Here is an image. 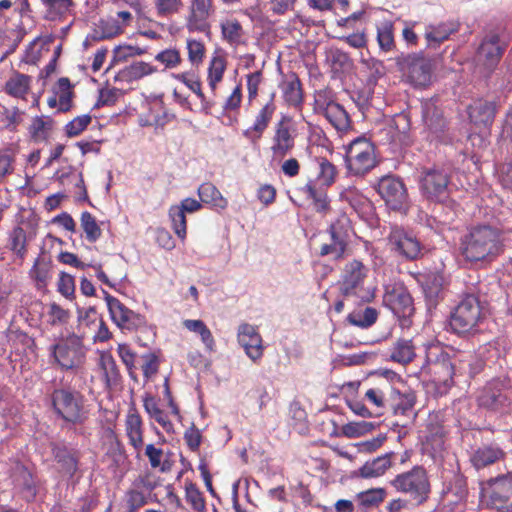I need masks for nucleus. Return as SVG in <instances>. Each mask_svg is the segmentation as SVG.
<instances>
[{
  "instance_id": "obj_48",
  "label": "nucleus",
  "mask_w": 512,
  "mask_h": 512,
  "mask_svg": "<svg viewBox=\"0 0 512 512\" xmlns=\"http://www.w3.org/2000/svg\"><path fill=\"white\" fill-rule=\"evenodd\" d=\"M155 69L148 63L137 61L127 66L122 71V76L127 80H137L153 73Z\"/></svg>"
},
{
  "instance_id": "obj_39",
  "label": "nucleus",
  "mask_w": 512,
  "mask_h": 512,
  "mask_svg": "<svg viewBox=\"0 0 512 512\" xmlns=\"http://www.w3.org/2000/svg\"><path fill=\"white\" fill-rule=\"evenodd\" d=\"M55 459L62 473L73 476L78 467L76 456L66 448H57L55 450Z\"/></svg>"
},
{
  "instance_id": "obj_38",
  "label": "nucleus",
  "mask_w": 512,
  "mask_h": 512,
  "mask_svg": "<svg viewBox=\"0 0 512 512\" xmlns=\"http://www.w3.org/2000/svg\"><path fill=\"white\" fill-rule=\"evenodd\" d=\"M53 92L59 99V110L62 112L68 111L71 108L73 97L70 80L66 77L60 78L53 88Z\"/></svg>"
},
{
  "instance_id": "obj_1",
  "label": "nucleus",
  "mask_w": 512,
  "mask_h": 512,
  "mask_svg": "<svg viewBox=\"0 0 512 512\" xmlns=\"http://www.w3.org/2000/svg\"><path fill=\"white\" fill-rule=\"evenodd\" d=\"M503 250L501 232L489 225L473 228L464 237L461 252L467 261H491Z\"/></svg>"
},
{
  "instance_id": "obj_23",
  "label": "nucleus",
  "mask_w": 512,
  "mask_h": 512,
  "mask_svg": "<svg viewBox=\"0 0 512 512\" xmlns=\"http://www.w3.org/2000/svg\"><path fill=\"white\" fill-rule=\"evenodd\" d=\"M276 106L273 97L265 104L255 117L251 127L243 131V136L251 143L256 144L269 126V123L275 113Z\"/></svg>"
},
{
  "instance_id": "obj_35",
  "label": "nucleus",
  "mask_w": 512,
  "mask_h": 512,
  "mask_svg": "<svg viewBox=\"0 0 512 512\" xmlns=\"http://www.w3.org/2000/svg\"><path fill=\"white\" fill-rule=\"evenodd\" d=\"M143 402L147 414L153 418L166 432H172L173 424L168 419L165 412L158 407L156 399L150 395H146L143 399Z\"/></svg>"
},
{
  "instance_id": "obj_40",
  "label": "nucleus",
  "mask_w": 512,
  "mask_h": 512,
  "mask_svg": "<svg viewBox=\"0 0 512 512\" xmlns=\"http://www.w3.org/2000/svg\"><path fill=\"white\" fill-rule=\"evenodd\" d=\"M351 228V221L346 214H341L331 225H330V236L331 239L341 240L344 243H348Z\"/></svg>"
},
{
  "instance_id": "obj_22",
  "label": "nucleus",
  "mask_w": 512,
  "mask_h": 512,
  "mask_svg": "<svg viewBox=\"0 0 512 512\" xmlns=\"http://www.w3.org/2000/svg\"><path fill=\"white\" fill-rule=\"evenodd\" d=\"M384 303L399 317H406L412 314L413 300L404 287H394L387 291L384 296Z\"/></svg>"
},
{
  "instance_id": "obj_8",
  "label": "nucleus",
  "mask_w": 512,
  "mask_h": 512,
  "mask_svg": "<svg viewBox=\"0 0 512 512\" xmlns=\"http://www.w3.org/2000/svg\"><path fill=\"white\" fill-rule=\"evenodd\" d=\"M347 167L355 175L371 170L376 163L373 144L365 138L352 141L346 152Z\"/></svg>"
},
{
  "instance_id": "obj_41",
  "label": "nucleus",
  "mask_w": 512,
  "mask_h": 512,
  "mask_svg": "<svg viewBox=\"0 0 512 512\" xmlns=\"http://www.w3.org/2000/svg\"><path fill=\"white\" fill-rule=\"evenodd\" d=\"M415 356L414 347L410 340L401 339L396 342L391 358L401 364H406L412 361Z\"/></svg>"
},
{
  "instance_id": "obj_49",
  "label": "nucleus",
  "mask_w": 512,
  "mask_h": 512,
  "mask_svg": "<svg viewBox=\"0 0 512 512\" xmlns=\"http://www.w3.org/2000/svg\"><path fill=\"white\" fill-rule=\"evenodd\" d=\"M317 163L319 168L317 176L318 180L322 185H331L334 182L336 176L335 166L325 158H319Z\"/></svg>"
},
{
  "instance_id": "obj_13",
  "label": "nucleus",
  "mask_w": 512,
  "mask_h": 512,
  "mask_svg": "<svg viewBox=\"0 0 512 512\" xmlns=\"http://www.w3.org/2000/svg\"><path fill=\"white\" fill-rule=\"evenodd\" d=\"M109 313L113 322L121 329L136 330L146 325L144 316L127 308L117 298L103 290Z\"/></svg>"
},
{
  "instance_id": "obj_26",
  "label": "nucleus",
  "mask_w": 512,
  "mask_h": 512,
  "mask_svg": "<svg viewBox=\"0 0 512 512\" xmlns=\"http://www.w3.org/2000/svg\"><path fill=\"white\" fill-rule=\"evenodd\" d=\"M471 122L475 125H490L495 116V105L493 102L479 99L468 108Z\"/></svg>"
},
{
  "instance_id": "obj_36",
  "label": "nucleus",
  "mask_w": 512,
  "mask_h": 512,
  "mask_svg": "<svg viewBox=\"0 0 512 512\" xmlns=\"http://www.w3.org/2000/svg\"><path fill=\"white\" fill-rule=\"evenodd\" d=\"M423 120L427 127L435 133L443 131L446 126L442 112L431 102L423 104Z\"/></svg>"
},
{
  "instance_id": "obj_4",
  "label": "nucleus",
  "mask_w": 512,
  "mask_h": 512,
  "mask_svg": "<svg viewBox=\"0 0 512 512\" xmlns=\"http://www.w3.org/2000/svg\"><path fill=\"white\" fill-rule=\"evenodd\" d=\"M391 484L397 491L406 494L416 505L425 502L430 492L428 477L422 467H414L408 472L397 475Z\"/></svg>"
},
{
  "instance_id": "obj_27",
  "label": "nucleus",
  "mask_w": 512,
  "mask_h": 512,
  "mask_svg": "<svg viewBox=\"0 0 512 512\" xmlns=\"http://www.w3.org/2000/svg\"><path fill=\"white\" fill-rule=\"evenodd\" d=\"M323 114L338 131H347L351 127L347 111L335 101L330 100L325 104Z\"/></svg>"
},
{
  "instance_id": "obj_62",
  "label": "nucleus",
  "mask_w": 512,
  "mask_h": 512,
  "mask_svg": "<svg viewBox=\"0 0 512 512\" xmlns=\"http://www.w3.org/2000/svg\"><path fill=\"white\" fill-rule=\"evenodd\" d=\"M189 60L194 63H200L204 57L205 48L202 42L196 40L187 41Z\"/></svg>"
},
{
  "instance_id": "obj_53",
  "label": "nucleus",
  "mask_w": 512,
  "mask_h": 512,
  "mask_svg": "<svg viewBox=\"0 0 512 512\" xmlns=\"http://www.w3.org/2000/svg\"><path fill=\"white\" fill-rule=\"evenodd\" d=\"M10 247L18 256L26 253V232L21 227H16L10 237Z\"/></svg>"
},
{
  "instance_id": "obj_56",
  "label": "nucleus",
  "mask_w": 512,
  "mask_h": 512,
  "mask_svg": "<svg viewBox=\"0 0 512 512\" xmlns=\"http://www.w3.org/2000/svg\"><path fill=\"white\" fill-rule=\"evenodd\" d=\"M181 7V0H155L157 14L162 17L178 13Z\"/></svg>"
},
{
  "instance_id": "obj_55",
  "label": "nucleus",
  "mask_w": 512,
  "mask_h": 512,
  "mask_svg": "<svg viewBox=\"0 0 512 512\" xmlns=\"http://www.w3.org/2000/svg\"><path fill=\"white\" fill-rule=\"evenodd\" d=\"M373 428V424L366 421L350 422L342 427V433L346 437L355 438L363 435Z\"/></svg>"
},
{
  "instance_id": "obj_6",
  "label": "nucleus",
  "mask_w": 512,
  "mask_h": 512,
  "mask_svg": "<svg viewBox=\"0 0 512 512\" xmlns=\"http://www.w3.org/2000/svg\"><path fill=\"white\" fill-rule=\"evenodd\" d=\"M422 373L430 376L435 384L449 386L454 375V366L448 353L439 347H431L427 352L426 364Z\"/></svg>"
},
{
  "instance_id": "obj_3",
  "label": "nucleus",
  "mask_w": 512,
  "mask_h": 512,
  "mask_svg": "<svg viewBox=\"0 0 512 512\" xmlns=\"http://www.w3.org/2000/svg\"><path fill=\"white\" fill-rule=\"evenodd\" d=\"M50 407L57 418L80 424L86 418L83 395L70 388H55L49 395Z\"/></svg>"
},
{
  "instance_id": "obj_15",
  "label": "nucleus",
  "mask_w": 512,
  "mask_h": 512,
  "mask_svg": "<svg viewBox=\"0 0 512 512\" xmlns=\"http://www.w3.org/2000/svg\"><path fill=\"white\" fill-rule=\"evenodd\" d=\"M390 249L407 260H415L422 255L420 241L400 227H393L388 236Z\"/></svg>"
},
{
  "instance_id": "obj_12",
  "label": "nucleus",
  "mask_w": 512,
  "mask_h": 512,
  "mask_svg": "<svg viewBox=\"0 0 512 512\" xmlns=\"http://www.w3.org/2000/svg\"><path fill=\"white\" fill-rule=\"evenodd\" d=\"M109 313L113 322L121 329L136 330L146 325L144 316L127 308L117 298L103 290Z\"/></svg>"
},
{
  "instance_id": "obj_19",
  "label": "nucleus",
  "mask_w": 512,
  "mask_h": 512,
  "mask_svg": "<svg viewBox=\"0 0 512 512\" xmlns=\"http://www.w3.org/2000/svg\"><path fill=\"white\" fill-rule=\"evenodd\" d=\"M212 11V0H191L187 29L191 32L209 33L208 18Z\"/></svg>"
},
{
  "instance_id": "obj_29",
  "label": "nucleus",
  "mask_w": 512,
  "mask_h": 512,
  "mask_svg": "<svg viewBox=\"0 0 512 512\" xmlns=\"http://www.w3.org/2000/svg\"><path fill=\"white\" fill-rule=\"evenodd\" d=\"M15 484L20 489L25 500L32 501L35 498L38 491V485L27 468L23 466L17 467Z\"/></svg>"
},
{
  "instance_id": "obj_16",
  "label": "nucleus",
  "mask_w": 512,
  "mask_h": 512,
  "mask_svg": "<svg viewBox=\"0 0 512 512\" xmlns=\"http://www.w3.org/2000/svg\"><path fill=\"white\" fill-rule=\"evenodd\" d=\"M468 496L467 481L463 475L455 474L442 494L444 512H463Z\"/></svg>"
},
{
  "instance_id": "obj_20",
  "label": "nucleus",
  "mask_w": 512,
  "mask_h": 512,
  "mask_svg": "<svg viewBox=\"0 0 512 512\" xmlns=\"http://www.w3.org/2000/svg\"><path fill=\"white\" fill-rule=\"evenodd\" d=\"M295 145V138L292 134L289 121L286 118L280 120L272 137L271 151L275 158L282 159L291 152Z\"/></svg>"
},
{
  "instance_id": "obj_18",
  "label": "nucleus",
  "mask_w": 512,
  "mask_h": 512,
  "mask_svg": "<svg viewBox=\"0 0 512 512\" xmlns=\"http://www.w3.org/2000/svg\"><path fill=\"white\" fill-rule=\"evenodd\" d=\"M402 70L407 72L411 82L415 85L424 86L431 78L432 63L429 58L422 54H410L402 63Z\"/></svg>"
},
{
  "instance_id": "obj_43",
  "label": "nucleus",
  "mask_w": 512,
  "mask_h": 512,
  "mask_svg": "<svg viewBox=\"0 0 512 512\" xmlns=\"http://www.w3.org/2000/svg\"><path fill=\"white\" fill-rule=\"evenodd\" d=\"M30 77L24 74H15L5 85L6 91L15 97L24 96L29 88Z\"/></svg>"
},
{
  "instance_id": "obj_59",
  "label": "nucleus",
  "mask_w": 512,
  "mask_h": 512,
  "mask_svg": "<svg viewBox=\"0 0 512 512\" xmlns=\"http://www.w3.org/2000/svg\"><path fill=\"white\" fill-rule=\"evenodd\" d=\"M118 354L122 360V362L127 367L128 373L131 378L135 379V362H136V354L130 349V347L126 344L118 345Z\"/></svg>"
},
{
  "instance_id": "obj_46",
  "label": "nucleus",
  "mask_w": 512,
  "mask_h": 512,
  "mask_svg": "<svg viewBox=\"0 0 512 512\" xmlns=\"http://www.w3.org/2000/svg\"><path fill=\"white\" fill-rule=\"evenodd\" d=\"M377 311L372 307H366L363 312H352L348 316L351 324L362 328H367L377 320Z\"/></svg>"
},
{
  "instance_id": "obj_33",
  "label": "nucleus",
  "mask_w": 512,
  "mask_h": 512,
  "mask_svg": "<svg viewBox=\"0 0 512 512\" xmlns=\"http://www.w3.org/2000/svg\"><path fill=\"white\" fill-rule=\"evenodd\" d=\"M391 455L392 454H385L371 461H367L359 469V475L363 478H374L383 475L391 466Z\"/></svg>"
},
{
  "instance_id": "obj_63",
  "label": "nucleus",
  "mask_w": 512,
  "mask_h": 512,
  "mask_svg": "<svg viewBox=\"0 0 512 512\" xmlns=\"http://www.w3.org/2000/svg\"><path fill=\"white\" fill-rule=\"evenodd\" d=\"M304 189L308 197L315 201L317 211H324L327 208L326 196L319 193L312 183L306 184Z\"/></svg>"
},
{
  "instance_id": "obj_25",
  "label": "nucleus",
  "mask_w": 512,
  "mask_h": 512,
  "mask_svg": "<svg viewBox=\"0 0 512 512\" xmlns=\"http://www.w3.org/2000/svg\"><path fill=\"white\" fill-rule=\"evenodd\" d=\"M459 29L456 22H443L437 25H429L425 30V39L428 47H437L447 40L449 36Z\"/></svg>"
},
{
  "instance_id": "obj_37",
  "label": "nucleus",
  "mask_w": 512,
  "mask_h": 512,
  "mask_svg": "<svg viewBox=\"0 0 512 512\" xmlns=\"http://www.w3.org/2000/svg\"><path fill=\"white\" fill-rule=\"evenodd\" d=\"M122 32V26L118 19H102L97 24L92 33L94 40H104L112 38Z\"/></svg>"
},
{
  "instance_id": "obj_52",
  "label": "nucleus",
  "mask_w": 512,
  "mask_h": 512,
  "mask_svg": "<svg viewBox=\"0 0 512 512\" xmlns=\"http://www.w3.org/2000/svg\"><path fill=\"white\" fill-rule=\"evenodd\" d=\"M385 497V490L382 488L370 489L358 494V501L364 507H371L382 502Z\"/></svg>"
},
{
  "instance_id": "obj_61",
  "label": "nucleus",
  "mask_w": 512,
  "mask_h": 512,
  "mask_svg": "<svg viewBox=\"0 0 512 512\" xmlns=\"http://www.w3.org/2000/svg\"><path fill=\"white\" fill-rule=\"evenodd\" d=\"M155 59L164 64L166 68H174L181 62L180 54L175 49L161 51L155 56Z\"/></svg>"
},
{
  "instance_id": "obj_28",
  "label": "nucleus",
  "mask_w": 512,
  "mask_h": 512,
  "mask_svg": "<svg viewBox=\"0 0 512 512\" xmlns=\"http://www.w3.org/2000/svg\"><path fill=\"white\" fill-rule=\"evenodd\" d=\"M504 455L505 453L499 447L484 445L473 452L470 461L476 469H480L503 459Z\"/></svg>"
},
{
  "instance_id": "obj_30",
  "label": "nucleus",
  "mask_w": 512,
  "mask_h": 512,
  "mask_svg": "<svg viewBox=\"0 0 512 512\" xmlns=\"http://www.w3.org/2000/svg\"><path fill=\"white\" fill-rule=\"evenodd\" d=\"M98 365L102 371L106 386L111 388L117 386L121 375L115 359L110 353L102 352L99 357Z\"/></svg>"
},
{
  "instance_id": "obj_45",
  "label": "nucleus",
  "mask_w": 512,
  "mask_h": 512,
  "mask_svg": "<svg viewBox=\"0 0 512 512\" xmlns=\"http://www.w3.org/2000/svg\"><path fill=\"white\" fill-rule=\"evenodd\" d=\"M390 401L393 402V408L396 415H406L407 412L412 410L416 397L414 393L401 394L397 391V395L391 397Z\"/></svg>"
},
{
  "instance_id": "obj_51",
  "label": "nucleus",
  "mask_w": 512,
  "mask_h": 512,
  "mask_svg": "<svg viewBox=\"0 0 512 512\" xmlns=\"http://www.w3.org/2000/svg\"><path fill=\"white\" fill-rule=\"evenodd\" d=\"M169 216L172 221V226L175 234L184 239L186 236V216L181 208L178 206H172L169 210Z\"/></svg>"
},
{
  "instance_id": "obj_10",
  "label": "nucleus",
  "mask_w": 512,
  "mask_h": 512,
  "mask_svg": "<svg viewBox=\"0 0 512 512\" xmlns=\"http://www.w3.org/2000/svg\"><path fill=\"white\" fill-rule=\"evenodd\" d=\"M53 356L63 369H72L82 363L84 357L82 340L72 334L53 346Z\"/></svg>"
},
{
  "instance_id": "obj_47",
  "label": "nucleus",
  "mask_w": 512,
  "mask_h": 512,
  "mask_svg": "<svg viewBox=\"0 0 512 512\" xmlns=\"http://www.w3.org/2000/svg\"><path fill=\"white\" fill-rule=\"evenodd\" d=\"M223 38L230 44L237 45L240 43L243 35L242 26L237 20H227L221 24Z\"/></svg>"
},
{
  "instance_id": "obj_64",
  "label": "nucleus",
  "mask_w": 512,
  "mask_h": 512,
  "mask_svg": "<svg viewBox=\"0 0 512 512\" xmlns=\"http://www.w3.org/2000/svg\"><path fill=\"white\" fill-rule=\"evenodd\" d=\"M58 290L65 297L73 295L75 290L74 278L71 275L62 272L58 283Z\"/></svg>"
},
{
  "instance_id": "obj_50",
  "label": "nucleus",
  "mask_w": 512,
  "mask_h": 512,
  "mask_svg": "<svg viewBox=\"0 0 512 512\" xmlns=\"http://www.w3.org/2000/svg\"><path fill=\"white\" fill-rule=\"evenodd\" d=\"M224 71V60L220 57L213 58L208 73L209 86L213 92L215 91L217 84L222 80Z\"/></svg>"
},
{
  "instance_id": "obj_32",
  "label": "nucleus",
  "mask_w": 512,
  "mask_h": 512,
  "mask_svg": "<svg viewBox=\"0 0 512 512\" xmlns=\"http://www.w3.org/2000/svg\"><path fill=\"white\" fill-rule=\"evenodd\" d=\"M126 432L130 444L139 451L143 446V431L142 419L136 411L130 412L127 416Z\"/></svg>"
},
{
  "instance_id": "obj_21",
  "label": "nucleus",
  "mask_w": 512,
  "mask_h": 512,
  "mask_svg": "<svg viewBox=\"0 0 512 512\" xmlns=\"http://www.w3.org/2000/svg\"><path fill=\"white\" fill-rule=\"evenodd\" d=\"M238 342L251 360L256 361L262 357V338L254 326L242 324L238 329Z\"/></svg>"
},
{
  "instance_id": "obj_44",
  "label": "nucleus",
  "mask_w": 512,
  "mask_h": 512,
  "mask_svg": "<svg viewBox=\"0 0 512 512\" xmlns=\"http://www.w3.org/2000/svg\"><path fill=\"white\" fill-rule=\"evenodd\" d=\"M80 220L86 239L92 243L96 242L101 237L102 232L95 217L89 212H83Z\"/></svg>"
},
{
  "instance_id": "obj_54",
  "label": "nucleus",
  "mask_w": 512,
  "mask_h": 512,
  "mask_svg": "<svg viewBox=\"0 0 512 512\" xmlns=\"http://www.w3.org/2000/svg\"><path fill=\"white\" fill-rule=\"evenodd\" d=\"M445 434L446 431L442 425L430 423L428 425L427 441L431 443L435 450H441Z\"/></svg>"
},
{
  "instance_id": "obj_60",
  "label": "nucleus",
  "mask_w": 512,
  "mask_h": 512,
  "mask_svg": "<svg viewBox=\"0 0 512 512\" xmlns=\"http://www.w3.org/2000/svg\"><path fill=\"white\" fill-rule=\"evenodd\" d=\"M91 122L90 115H82L74 118L66 125V133L73 137L79 135Z\"/></svg>"
},
{
  "instance_id": "obj_42",
  "label": "nucleus",
  "mask_w": 512,
  "mask_h": 512,
  "mask_svg": "<svg viewBox=\"0 0 512 512\" xmlns=\"http://www.w3.org/2000/svg\"><path fill=\"white\" fill-rule=\"evenodd\" d=\"M283 95L285 101L291 106H297L302 102L301 84L297 77L283 83Z\"/></svg>"
},
{
  "instance_id": "obj_14",
  "label": "nucleus",
  "mask_w": 512,
  "mask_h": 512,
  "mask_svg": "<svg viewBox=\"0 0 512 512\" xmlns=\"http://www.w3.org/2000/svg\"><path fill=\"white\" fill-rule=\"evenodd\" d=\"M449 182V175L443 169H427L420 178V189L427 199L443 201L448 197Z\"/></svg>"
},
{
  "instance_id": "obj_24",
  "label": "nucleus",
  "mask_w": 512,
  "mask_h": 512,
  "mask_svg": "<svg viewBox=\"0 0 512 512\" xmlns=\"http://www.w3.org/2000/svg\"><path fill=\"white\" fill-rule=\"evenodd\" d=\"M507 402V396L503 393L502 384L499 381H493L483 388L478 396V404L481 407L490 410H499Z\"/></svg>"
},
{
  "instance_id": "obj_2",
  "label": "nucleus",
  "mask_w": 512,
  "mask_h": 512,
  "mask_svg": "<svg viewBox=\"0 0 512 512\" xmlns=\"http://www.w3.org/2000/svg\"><path fill=\"white\" fill-rule=\"evenodd\" d=\"M368 269L358 260L347 263L343 269L340 292L353 304L368 303L374 298V289L365 286Z\"/></svg>"
},
{
  "instance_id": "obj_57",
  "label": "nucleus",
  "mask_w": 512,
  "mask_h": 512,
  "mask_svg": "<svg viewBox=\"0 0 512 512\" xmlns=\"http://www.w3.org/2000/svg\"><path fill=\"white\" fill-rule=\"evenodd\" d=\"M347 244L341 240L331 239V243H325L320 248V255H331L334 259L342 258Z\"/></svg>"
},
{
  "instance_id": "obj_11",
  "label": "nucleus",
  "mask_w": 512,
  "mask_h": 512,
  "mask_svg": "<svg viewBox=\"0 0 512 512\" xmlns=\"http://www.w3.org/2000/svg\"><path fill=\"white\" fill-rule=\"evenodd\" d=\"M109 313L113 322L121 329L136 330L146 325L144 316L127 308L117 298L103 290Z\"/></svg>"
},
{
  "instance_id": "obj_7",
  "label": "nucleus",
  "mask_w": 512,
  "mask_h": 512,
  "mask_svg": "<svg viewBox=\"0 0 512 512\" xmlns=\"http://www.w3.org/2000/svg\"><path fill=\"white\" fill-rule=\"evenodd\" d=\"M482 493L488 498V505L500 512L512 510V474L508 473L492 478Z\"/></svg>"
},
{
  "instance_id": "obj_31",
  "label": "nucleus",
  "mask_w": 512,
  "mask_h": 512,
  "mask_svg": "<svg viewBox=\"0 0 512 512\" xmlns=\"http://www.w3.org/2000/svg\"><path fill=\"white\" fill-rule=\"evenodd\" d=\"M395 395H397V390L386 379H382L365 393V397L377 407H383Z\"/></svg>"
},
{
  "instance_id": "obj_58",
  "label": "nucleus",
  "mask_w": 512,
  "mask_h": 512,
  "mask_svg": "<svg viewBox=\"0 0 512 512\" xmlns=\"http://www.w3.org/2000/svg\"><path fill=\"white\" fill-rule=\"evenodd\" d=\"M185 490L186 499L191 504L193 509L200 512L203 511L205 509V500L196 485L193 483L186 484Z\"/></svg>"
},
{
  "instance_id": "obj_17",
  "label": "nucleus",
  "mask_w": 512,
  "mask_h": 512,
  "mask_svg": "<svg viewBox=\"0 0 512 512\" xmlns=\"http://www.w3.org/2000/svg\"><path fill=\"white\" fill-rule=\"evenodd\" d=\"M378 193L393 210L404 208L408 198L403 182L394 176H386L379 181Z\"/></svg>"
},
{
  "instance_id": "obj_9",
  "label": "nucleus",
  "mask_w": 512,
  "mask_h": 512,
  "mask_svg": "<svg viewBox=\"0 0 512 512\" xmlns=\"http://www.w3.org/2000/svg\"><path fill=\"white\" fill-rule=\"evenodd\" d=\"M504 45L500 43L497 34H490L480 44L475 61L476 66L485 76H489L498 65L503 52Z\"/></svg>"
},
{
  "instance_id": "obj_5",
  "label": "nucleus",
  "mask_w": 512,
  "mask_h": 512,
  "mask_svg": "<svg viewBox=\"0 0 512 512\" xmlns=\"http://www.w3.org/2000/svg\"><path fill=\"white\" fill-rule=\"evenodd\" d=\"M481 319V306L474 295L465 296L451 315L450 326L458 334L468 333Z\"/></svg>"
},
{
  "instance_id": "obj_34",
  "label": "nucleus",
  "mask_w": 512,
  "mask_h": 512,
  "mask_svg": "<svg viewBox=\"0 0 512 512\" xmlns=\"http://www.w3.org/2000/svg\"><path fill=\"white\" fill-rule=\"evenodd\" d=\"M198 195L201 202L205 204H209L218 209H225L227 207V200L212 183H203L198 188Z\"/></svg>"
}]
</instances>
